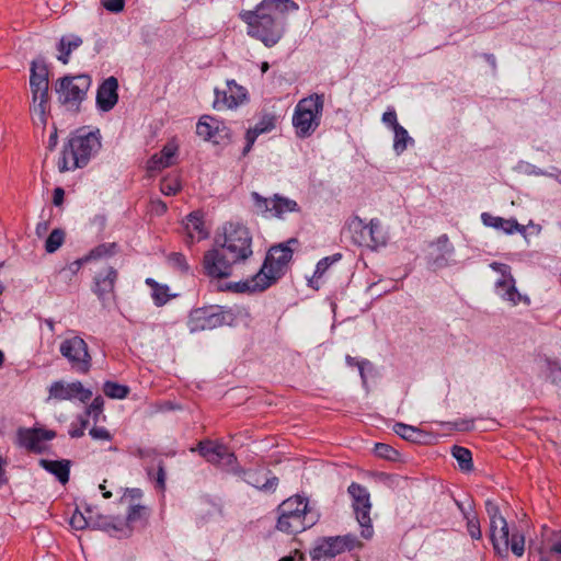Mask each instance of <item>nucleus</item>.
<instances>
[{"mask_svg": "<svg viewBox=\"0 0 561 561\" xmlns=\"http://www.w3.org/2000/svg\"><path fill=\"white\" fill-rule=\"evenodd\" d=\"M90 436L95 440H111V433L104 427L94 426L89 432Z\"/></svg>", "mask_w": 561, "mask_h": 561, "instance_id": "864d4df0", "label": "nucleus"}, {"mask_svg": "<svg viewBox=\"0 0 561 561\" xmlns=\"http://www.w3.org/2000/svg\"><path fill=\"white\" fill-rule=\"evenodd\" d=\"M178 152V147L174 144H167L159 153L153 154L148 161V169L150 171H160L173 164V159Z\"/></svg>", "mask_w": 561, "mask_h": 561, "instance_id": "c85d7f7f", "label": "nucleus"}, {"mask_svg": "<svg viewBox=\"0 0 561 561\" xmlns=\"http://www.w3.org/2000/svg\"><path fill=\"white\" fill-rule=\"evenodd\" d=\"M146 284L152 288V291H154V288H157V286L160 285L158 282H156L152 278H147Z\"/></svg>", "mask_w": 561, "mask_h": 561, "instance_id": "774afa93", "label": "nucleus"}, {"mask_svg": "<svg viewBox=\"0 0 561 561\" xmlns=\"http://www.w3.org/2000/svg\"><path fill=\"white\" fill-rule=\"evenodd\" d=\"M262 283V279H256V274L245 282H237L230 283L227 285V289L236 291V293H245V291H263L266 288H261L259 285Z\"/></svg>", "mask_w": 561, "mask_h": 561, "instance_id": "c9c22d12", "label": "nucleus"}, {"mask_svg": "<svg viewBox=\"0 0 561 561\" xmlns=\"http://www.w3.org/2000/svg\"><path fill=\"white\" fill-rule=\"evenodd\" d=\"M65 191L61 187L54 190L53 203L55 206H60L64 203Z\"/></svg>", "mask_w": 561, "mask_h": 561, "instance_id": "13d9d810", "label": "nucleus"}, {"mask_svg": "<svg viewBox=\"0 0 561 561\" xmlns=\"http://www.w3.org/2000/svg\"><path fill=\"white\" fill-rule=\"evenodd\" d=\"M89 424V420L87 416L80 415L78 417V423H71L69 428V435L72 438H79L84 435V431Z\"/></svg>", "mask_w": 561, "mask_h": 561, "instance_id": "09e8293b", "label": "nucleus"}, {"mask_svg": "<svg viewBox=\"0 0 561 561\" xmlns=\"http://www.w3.org/2000/svg\"><path fill=\"white\" fill-rule=\"evenodd\" d=\"M393 431L401 438L413 443L419 442L422 437V432L419 428L404 423H396Z\"/></svg>", "mask_w": 561, "mask_h": 561, "instance_id": "e433bc0d", "label": "nucleus"}, {"mask_svg": "<svg viewBox=\"0 0 561 561\" xmlns=\"http://www.w3.org/2000/svg\"><path fill=\"white\" fill-rule=\"evenodd\" d=\"M184 228L191 242L201 241L208 237L202 214L198 211H193L186 217Z\"/></svg>", "mask_w": 561, "mask_h": 561, "instance_id": "bb28decb", "label": "nucleus"}, {"mask_svg": "<svg viewBox=\"0 0 561 561\" xmlns=\"http://www.w3.org/2000/svg\"><path fill=\"white\" fill-rule=\"evenodd\" d=\"M103 404L104 401L102 397L94 398L91 404L87 408L85 416H92L94 422L96 423L99 421L100 415L102 414Z\"/></svg>", "mask_w": 561, "mask_h": 561, "instance_id": "8fccbe9b", "label": "nucleus"}, {"mask_svg": "<svg viewBox=\"0 0 561 561\" xmlns=\"http://www.w3.org/2000/svg\"><path fill=\"white\" fill-rule=\"evenodd\" d=\"M490 267L501 274V278H499L495 283V289L497 295L507 300L513 306L518 305L519 302H524L529 305L530 300L527 296L522 295L516 286L515 279L511 273V266L504 263L492 262Z\"/></svg>", "mask_w": 561, "mask_h": 561, "instance_id": "ddd939ff", "label": "nucleus"}, {"mask_svg": "<svg viewBox=\"0 0 561 561\" xmlns=\"http://www.w3.org/2000/svg\"><path fill=\"white\" fill-rule=\"evenodd\" d=\"M456 505H457L458 510L461 512L463 518H466V514H474V512L471 510V507L466 508L465 505L459 501H456Z\"/></svg>", "mask_w": 561, "mask_h": 561, "instance_id": "0e129e2a", "label": "nucleus"}, {"mask_svg": "<svg viewBox=\"0 0 561 561\" xmlns=\"http://www.w3.org/2000/svg\"><path fill=\"white\" fill-rule=\"evenodd\" d=\"M103 392L108 398L113 399H124L129 393V388L124 385H119L113 381H106L103 386Z\"/></svg>", "mask_w": 561, "mask_h": 561, "instance_id": "4c0bfd02", "label": "nucleus"}, {"mask_svg": "<svg viewBox=\"0 0 561 561\" xmlns=\"http://www.w3.org/2000/svg\"><path fill=\"white\" fill-rule=\"evenodd\" d=\"M366 366H370V363L367 359H362L360 363L356 366L358 368L360 378H362L364 383H366V381H367L366 380V375H365V367Z\"/></svg>", "mask_w": 561, "mask_h": 561, "instance_id": "052dcab7", "label": "nucleus"}, {"mask_svg": "<svg viewBox=\"0 0 561 561\" xmlns=\"http://www.w3.org/2000/svg\"><path fill=\"white\" fill-rule=\"evenodd\" d=\"M153 302L156 306L161 307L165 305L173 295L170 294V288L167 285H159L154 288V291L151 294Z\"/></svg>", "mask_w": 561, "mask_h": 561, "instance_id": "c03bdc74", "label": "nucleus"}, {"mask_svg": "<svg viewBox=\"0 0 561 561\" xmlns=\"http://www.w3.org/2000/svg\"><path fill=\"white\" fill-rule=\"evenodd\" d=\"M117 277L118 273L112 266L95 275L93 293L103 304L113 295Z\"/></svg>", "mask_w": 561, "mask_h": 561, "instance_id": "393cba45", "label": "nucleus"}, {"mask_svg": "<svg viewBox=\"0 0 561 561\" xmlns=\"http://www.w3.org/2000/svg\"><path fill=\"white\" fill-rule=\"evenodd\" d=\"M375 455L387 460H397L399 453L390 445L377 443L374 448Z\"/></svg>", "mask_w": 561, "mask_h": 561, "instance_id": "37998d69", "label": "nucleus"}, {"mask_svg": "<svg viewBox=\"0 0 561 561\" xmlns=\"http://www.w3.org/2000/svg\"><path fill=\"white\" fill-rule=\"evenodd\" d=\"M324 107L323 94L313 93L301 99L295 106L293 126L299 138L310 137L320 126Z\"/></svg>", "mask_w": 561, "mask_h": 561, "instance_id": "39448f33", "label": "nucleus"}, {"mask_svg": "<svg viewBox=\"0 0 561 561\" xmlns=\"http://www.w3.org/2000/svg\"><path fill=\"white\" fill-rule=\"evenodd\" d=\"M147 519L146 507L142 505H131L128 510L126 519L123 520V525L128 526L130 535L135 527L144 526Z\"/></svg>", "mask_w": 561, "mask_h": 561, "instance_id": "7c9ffc66", "label": "nucleus"}, {"mask_svg": "<svg viewBox=\"0 0 561 561\" xmlns=\"http://www.w3.org/2000/svg\"><path fill=\"white\" fill-rule=\"evenodd\" d=\"M198 451L208 462L219 465L225 462L226 465L233 463L237 458L228 447L219 442L204 440L198 444Z\"/></svg>", "mask_w": 561, "mask_h": 561, "instance_id": "412c9836", "label": "nucleus"}, {"mask_svg": "<svg viewBox=\"0 0 561 561\" xmlns=\"http://www.w3.org/2000/svg\"><path fill=\"white\" fill-rule=\"evenodd\" d=\"M65 232L61 229H54L45 242V249L48 253H54L64 243Z\"/></svg>", "mask_w": 561, "mask_h": 561, "instance_id": "a19ab883", "label": "nucleus"}, {"mask_svg": "<svg viewBox=\"0 0 561 561\" xmlns=\"http://www.w3.org/2000/svg\"><path fill=\"white\" fill-rule=\"evenodd\" d=\"M254 474H249V479L253 478ZM249 483H251L252 485H254L255 488L260 489V490H263V491H274L278 484V478L276 477H271V478H267L266 481L263 483V484H260L259 483V480L255 479V480H248Z\"/></svg>", "mask_w": 561, "mask_h": 561, "instance_id": "3c124183", "label": "nucleus"}, {"mask_svg": "<svg viewBox=\"0 0 561 561\" xmlns=\"http://www.w3.org/2000/svg\"><path fill=\"white\" fill-rule=\"evenodd\" d=\"M547 368L549 369V376L553 382L561 381V367L557 362L547 359Z\"/></svg>", "mask_w": 561, "mask_h": 561, "instance_id": "5fc2aeb1", "label": "nucleus"}, {"mask_svg": "<svg viewBox=\"0 0 561 561\" xmlns=\"http://www.w3.org/2000/svg\"><path fill=\"white\" fill-rule=\"evenodd\" d=\"M467 520V530L469 533V536L474 539V540H479L481 539L482 537V533H481V528H480V522L474 514H466V518Z\"/></svg>", "mask_w": 561, "mask_h": 561, "instance_id": "a18cd8bd", "label": "nucleus"}, {"mask_svg": "<svg viewBox=\"0 0 561 561\" xmlns=\"http://www.w3.org/2000/svg\"><path fill=\"white\" fill-rule=\"evenodd\" d=\"M4 465H5V461L0 456V485L4 484L7 482Z\"/></svg>", "mask_w": 561, "mask_h": 561, "instance_id": "e2e57ef3", "label": "nucleus"}, {"mask_svg": "<svg viewBox=\"0 0 561 561\" xmlns=\"http://www.w3.org/2000/svg\"><path fill=\"white\" fill-rule=\"evenodd\" d=\"M157 483L160 489H164L165 484V471L162 466H159L158 472H157Z\"/></svg>", "mask_w": 561, "mask_h": 561, "instance_id": "bf43d9fd", "label": "nucleus"}, {"mask_svg": "<svg viewBox=\"0 0 561 561\" xmlns=\"http://www.w3.org/2000/svg\"><path fill=\"white\" fill-rule=\"evenodd\" d=\"M88 75L65 76L56 82L58 100L62 104L79 105L91 87Z\"/></svg>", "mask_w": 561, "mask_h": 561, "instance_id": "9b49d317", "label": "nucleus"}, {"mask_svg": "<svg viewBox=\"0 0 561 561\" xmlns=\"http://www.w3.org/2000/svg\"><path fill=\"white\" fill-rule=\"evenodd\" d=\"M102 5L112 13H119L124 10L125 0H100Z\"/></svg>", "mask_w": 561, "mask_h": 561, "instance_id": "603ef678", "label": "nucleus"}, {"mask_svg": "<svg viewBox=\"0 0 561 561\" xmlns=\"http://www.w3.org/2000/svg\"><path fill=\"white\" fill-rule=\"evenodd\" d=\"M483 225L492 227L497 230H502L507 234H512L515 231L525 232V227L519 225L516 219H504L502 217L493 216L489 213L481 215Z\"/></svg>", "mask_w": 561, "mask_h": 561, "instance_id": "cd10ccee", "label": "nucleus"}, {"mask_svg": "<svg viewBox=\"0 0 561 561\" xmlns=\"http://www.w3.org/2000/svg\"><path fill=\"white\" fill-rule=\"evenodd\" d=\"M512 550V552L516 557H522L525 551V537L523 534L516 531L513 533L510 537V543H508V550Z\"/></svg>", "mask_w": 561, "mask_h": 561, "instance_id": "79ce46f5", "label": "nucleus"}, {"mask_svg": "<svg viewBox=\"0 0 561 561\" xmlns=\"http://www.w3.org/2000/svg\"><path fill=\"white\" fill-rule=\"evenodd\" d=\"M393 150L397 154H401L408 147L409 142H413V139L409 136L408 130L403 126H397L393 129Z\"/></svg>", "mask_w": 561, "mask_h": 561, "instance_id": "f704fd0d", "label": "nucleus"}, {"mask_svg": "<svg viewBox=\"0 0 561 561\" xmlns=\"http://www.w3.org/2000/svg\"><path fill=\"white\" fill-rule=\"evenodd\" d=\"M90 514H92V510L90 507L85 508V513L76 510L70 518V525L76 530H82L90 527Z\"/></svg>", "mask_w": 561, "mask_h": 561, "instance_id": "58836bf2", "label": "nucleus"}, {"mask_svg": "<svg viewBox=\"0 0 561 561\" xmlns=\"http://www.w3.org/2000/svg\"><path fill=\"white\" fill-rule=\"evenodd\" d=\"M88 261H83V257L80 259V260H77L75 262H72L69 266V268L71 270L72 273H76L77 271H79V268L81 267L82 264L87 263Z\"/></svg>", "mask_w": 561, "mask_h": 561, "instance_id": "69168bd1", "label": "nucleus"}, {"mask_svg": "<svg viewBox=\"0 0 561 561\" xmlns=\"http://www.w3.org/2000/svg\"><path fill=\"white\" fill-rule=\"evenodd\" d=\"M347 231L353 243L359 247L377 249L387 243V234L377 218H373L366 224L358 216H354L347 221Z\"/></svg>", "mask_w": 561, "mask_h": 561, "instance_id": "6e6552de", "label": "nucleus"}, {"mask_svg": "<svg viewBox=\"0 0 561 561\" xmlns=\"http://www.w3.org/2000/svg\"><path fill=\"white\" fill-rule=\"evenodd\" d=\"M253 254L252 236L247 227L228 222L216 234L214 247L203 256V271L213 279L228 278L233 267L244 263Z\"/></svg>", "mask_w": 561, "mask_h": 561, "instance_id": "f257e3e1", "label": "nucleus"}, {"mask_svg": "<svg viewBox=\"0 0 561 561\" xmlns=\"http://www.w3.org/2000/svg\"><path fill=\"white\" fill-rule=\"evenodd\" d=\"M276 118L272 114H265L262 118L255 124L254 127L249 128L245 134V146L243 148L242 154H248L256 138L264 133H268L275 128Z\"/></svg>", "mask_w": 561, "mask_h": 561, "instance_id": "a878e982", "label": "nucleus"}, {"mask_svg": "<svg viewBox=\"0 0 561 561\" xmlns=\"http://www.w3.org/2000/svg\"><path fill=\"white\" fill-rule=\"evenodd\" d=\"M297 242V239L293 238L286 243L274 245L268 250L261 270L256 273V279H262L259 287L268 288L285 274L293 257L290 244Z\"/></svg>", "mask_w": 561, "mask_h": 561, "instance_id": "0eeeda50", "label": "nucleus"}, {"mask_svg": "<svg viewBox=\"0 0 561 561\" xmlns=\"http://www.w3.org/2000/svg\"><path fill=\"white\" fill-rule=\"evenodd\" d=\"M551 552L558 553L561 556V533L557 536L554 542L551 546Z\"/></svg>", "mask_w": 561, "mask_h": 561, "instance_id": "680f3d73", "label": "nucleus"}, {"mask_svg": "<svg viewBox=\"0 0 561 561\" xmlns=\"http://www.w3.org/2000/svg\"><path fill=\"white\" fill-rule=\"evenodd\" d=\"M118 81L115 77H108L99 87L96 92V106L102 112L111 111L118 101Z\"/></svg>", "mask_w": 561, "mask_h": 561, "instance_id": "b1692460", "label": "nucleus"}, {"mask_svg": "<svg viewBox=\"0 0 561 561\" xmlns=\"http://www.w3.org/2000/svg\"><path fill=\"white\" fill-rule=\"evenodd\" d=\"M117 243H102L92 249L88 255L83 257V261L98 260L103 257H110L117 252Z\"/></svg>", "mask_w": 561, "mask_h": 561, "instance_id": "72a5a7b5", "label": "nucleus"}, {"mask_svg": "<svg viewBox=\"0 0 561 561\" xmlns=\"http://www.w3.org/2000/svg\"><path fill=\"white\" fill-rule=\"evenodd\" d=\"M102 148L100 129L87 130L80 128L72 133L62 149V157L58 163L60 172L84 168Z\"/></svg>", "mask_w": 561, "mask_h": 561, "instance_id": "7ed1b4c3", "label": "nucleus"}, {"mask_svg": "<svg viewBox=\"0 0 561 561\" xmlns=\"http://www.w3.org/2000/svg\"><path fill=\"white\" fill-rule=\"evenodd\" d=\"M347 492L352 499V507L356 519L362 527V537L370 539L374 536V528L370 519L371 502L368 490L359 483L352 482Z\"/></svg>", "mask_w": 561, "mask_h": 561, "instance_id": "1a4fd4ad", "label": "nucleus"}, {"mask_svg": "<svg viewBox=\"0 0 561 561\" xmlns=\"http://www.w3.org/2000/svg\"><path fill=\"white\" fill-rule=\"evenodd\" d=\"M431 248L432 251L428 255V263L433 268H443L450 264L455 248L449 242L447 234L439 236L436 241L431 244Z\"/></svg>", "mask_w": 561, "mask_h": 561, "instance_id": "5701e85b", "label": "nucleus"}, {"mask_svg": "<svg viewBox=\"0 0 561 561\" xmlns=\"http://www.w3.org/2000/svg\"><path fill=\"white\" fill-rule=\"evenodd\" d=\"M48 69L43 59L33 60L31 64L30 88L33 106L31 112L35 124L46 125V111L48 106Z\"/></svg>", "mask_w": 561, "mask_h": 561, "instance_id": "423d86ee", "label": "nucleus"}, {"mask_svg": "<svg viewBox=\"0 0 561 561\" xmlns=\"http://www.w3.org/2000/svg\"><path fill=\"white\" fill-rule=\"evenodd\" d=\"M251 197L256 210L264 215L270 214L271 216L282 218L287 213L300 211L296 201L279 194H274L273 197L266 198L256 192H252Z\"/></svg>", "mask_w": 561, "mask_h": 561, "instance_id": "4468645a", "label": "nucleus"}, {"mask_svg": "<svg viewBox=\"0 0 561 561\" xmlns=\"http://www.w3.org/2000/svg\"><path fill=\"white\" fill-rule=\"evenodd\" d=\"M232 316L231 310L221 309L215 312L210 309H196L191 313V331L210 330L220 327L228 323L229 320H232Z\"/></svg>", "mask_w": 561, "mask_h": 561, "instance_id": "dca6fc26", "label": "nucleus"}, {"mask_svg": "<svg viewBox=\"0 0 561 561\" xmlns=\"http://www.w3.org/2000/svg\"><path fill=\"white\" fill-rule=\"evenodd\" d=\"M90 528L107 533L118 539L130 537L128 526L123 525V520L117 517L90 514Z\"/></svg>", "mask_w": 561, "mask_h": 561, "instance_id": "4be33fe9", "label": "nucleus"}, {"mask_svg": "<svg viewBox=\"0 0 561 561\" xmlns=\"http://www.w3.org/2000/svg\"><path fill=\"white\" fill-rule=\"evenodd\" d=\"M382 122L390 126L392 128V130L397 127V126H400V124L398 123L397 121V114H396V111L394 110H389V111H386L383 114H382Z\"/></svg>", "mask_w": 561, "mask_h": 561, "instance_id": "6e6d98bb", "label": "nucleus"}, {"mask_svg": "<svg viewBox=\"0 0 561 561\" xmlns=\"http://www.w3.org/2000/svg\"><path fill=\"white\" fill-rule=\"evenodd\" d=\"M169 262L174 268L181 271L182 273H188L190 271V265L186 261V257L182 253H171L169 255Z\"/></svg>", "mask_w": 561, "mask_h": 561, "instance_id": "de8ad7c7", "label": "nucleus"}, {"mask_svg": "<svg viewBox=\"0 0 561 561\" xmlns=\"http://www.w3.org/2000/svg\"><path fill=\"white\" fill-rule=\"evenodd\" d=\"M362 547V542L355 535L347 534L344 536L323 537L316 541L314 547L310 551L312 560H322L334 558L345 551Z\"/></svg>", "mask_w": 561, "mask_h": 561, "instance_id": "9d476101", "label": "nucleus"}, {"mask_svg": "<svg viewBox=\"0 0 561 561\" xmlns=\"http://www.w3.org/2000/svg\"><path fill=\"white\" fill-rule=\"evenodd\" d=\"M55 436L56 433L50 430L20 428L18 431L19 445L35 454H42L46 449V442Z\"/></svg>", "mask_w": 561, "mask_h": 561, "instance_id": "f3484780", "label": "nucleus"}, {"mask_svg": "<svg viewBox=\"0 0 561 561\" xmlns=\"http://www.w3.org/2000/svg\"><path fill=\"white\" fill-rule=\"evenodd\" d=\"M81 44L82 39L79 36L61 37L58 45V50L60 53L57 57L58 60L64 65H67L69 62L71 51L81 46Z\"/></svg>", "mask_w": 561, "mask_h": 561, "instance_id": "2f4dec72", "label": "nucleus"}, {"mask_svg": "<svg viewBox=\"0 0 561 561\" xmlns=\"http://www.w3.org/2000/svg\"><path fill=\"white\" fill-rule=\"evenodd\" d=\"M181 188L180 180L176 175H168L160 182V191L163 195L173 196Z\"/></svg>", "mask_w": 561, "mask_h": 561, "instance_id": "ea45409f", "label": "nucleus"}, {"mask_svg": "<svg viewBox=\"0 0 561 561\" xmlns=\"http://www.w3.org/2000/svg\"><path fill=\"white\" fill-rule=\"evenodd\" d=\"M296 10L298 4L293 0H262L253 11L242 12L240 16L248 25L249 36L273 47L285 34V13Z\"/></svg>", "mask_w": 561, "mask_h": 561, "instance_id": "f03ea898", "label": "nucleus"}, {"mask_svg": "<svg viewBox=\"0 0 561 561\" xmlns=\"http://www.w3.org/2000/svg\"><path fill=\"white\" fill-rule=\"evenodd\" d=\"M59 351L77 371L85 374L90 370L91 356L83 339L79 336L66 339L61 342Z\"/></svg>", "mask_w": 561, "mask_h": 561, "instance_id": "f8f14e48", "label": "nucleus"}, {"mask_svg": "<svg viewBox=\"0 0 561 561\" xmlns=\"http://www.w3.org/2000/svg\"><path fill=\"white\" fill-rule=\"evenodd\" d=\"M92 397V392L83 387L80 381L64 383L55 381L49 388V398L56 400H71L78 398L80 401L85 402Z\"/></svg>", "mask_w": 561, "mask_h": 561, "instance_id": "a211bd4d", "label": "nucleus"}, {"mask_svg": "<svg viewBox=\"0 0 561 561\" xmlns=\"http://www.w3.org/2000/svg\"><path fill=\"white\" fill-rule=\"evenodd\" d=\"M485 510L489 515L490 520L495 519L496 517H503L500 513V508L492 501L488 500L485 502Z\"/></svg>", "mask_w": 561, "mask_h": 561, "instance_id": "4d7b16f0", "label": "nucleus"}, {"mask_svg": "<svg viewBox=\"0 0 561 561\" xmlns=\"http://www.w3.org/2000/svg\"><path fill=\"white\" fill-rule=\"evenodd\" d=\"M276 528L286 534H299L312 527L318 516L309 508L308 500L300 495L291 496L277 508Z\"/></svg>", "mask_w": 561, "mask_h": 561, "instance_id": "20e7f679", "label": "nucleus"}, {"mask_svg": "<svg viewBox=\"0 0 561 561\" xmlns=\"http://www.w3.org/2000/svg\"><path fill=\"white\" fill-rule=\"evenodd\" d=\"M196 134L204 140L220 144L221 140L228 137L229 130L222 122L213 116L204 115L196 125Z\"/></svg>", "mask_w": 561, "mask_h": 561, "instance_id": "6ab92c4d", "label": "nucleus"}, {"mask_svg": "<svg viewBox=\"0 0 561 561\" xmlns=\"http://www.w3.org/2000/svg\"><path fill=\"white\" fill-rule=\"evenodd\" d=\"M226 84V90L216 88L214 91L213 106L217 111L233 110L248 101V91L244 87L238 84L233 79L227 80Z\"/></svg>", "mask_w": 561, "mask_h": 561, "instance_id": "2eb2a0df", "label": "nucleus"}, {"mask_svg": "<svg viewBox=\"0 0 561 561\" xmlns=\"http://www.w3.org/2000/svg\"><path fill=\"white\" fill-rule=\"evenodd\" d=\"M345 362L348 366L353 367V366H357L360 360H358L357 358L355 357H352L351 355H346L345 357Z\"/></svg>", "mask_w": 561, "mask_h": 561, "instance_id": "338daca9", "label": "nucleus"}, {"mask_svg": "<svg viewBox=\"0 0 561 561\" xmlns=\"http://www.w3.org/2000/svg\"><path fill=\"white\" fill-rule=\"evenodd\" d=\"M451 455L458 461L459 468L462 471H471L473 468L472 455L468 448L461 446H453Z\"/></svg>", "mask_w": 561, "mask_h": 561, "instance_id": "473e14b6", "label": "nucleus"}, {"mask_svg": "<svg viewBox=\"0 0 561 561\" xmlns=\"http://www.w3.org/2000/svg\"><path fill=\"white\" fill-rule=\"evenodd\" d=\"M341 257H342V255L340 253H335V254H333L331 256H325V257L321 259L317 263L313 276L314 277H321L327 272V270L332 264L339 262L341 260Z\"/></svg>", "mask_w": 561, "mask_h": 561, "instance_id": "49530a36", "label": "nucleus"}, {"mask_svg": "<svg viewBox=\"0 0 561 561\" xmlns=\"http://www.w3.org/2000/svg\"><path fill=\"white\" fill-rule=\"evenodd\" d=\"M38 463L43 469H45L49 473L54 474L56 477V479L61 484H66L69 481L70 466H71L70 460H67V459H61V460L41 459L38 461Z\"/></svg>", "mask_w": 561, "mask_h": 561, "instance_id": "c756f323", "label": "nucleus"}, {"mask_svg": "<svg viewBox=\"0 0 561 561\" xmlns=\"http://www.w3.org/2000/svg\"><path fill=\"white\" fill-rule=\"evenodd\" d=\"M490 537L495 553L505 559L508 557L510 529L504 517L490 520Z\"/></svg>", "mask_w": 561, "mask_h": 561, "instance_id": "aec40b11", "label": "nucleus"}]
</instances>
